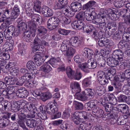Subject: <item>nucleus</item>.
Segmentation results:
<instances>
[{
	"label": "nucleus",
	"mask_w": 130,
	"mask_h": 130,
	"mask_svg": "<svg viewBox=\"0 0 130 130\" xmlns=\"http://www.w3.org/2000/svg\"><path fill=\"white\" fill-rule=\"evenodd\" d=\"M40 119H37L36 120L28 119L26 120V123L27 126L31 128H34L39 124Z\"/></svg>",
	"instance_id": "4468645a"
},
{
	"label": "nucleus",
	"mask_w": 130,
	"mask_h": 130,
	"mask_svg": "<svg viewBox=\"0 0 130 130\" xmlns=\"http://www.w3.org/2000/svg\"><path fill=\"white\" fill-rule=\"evenodd\" d=\"M4 81L8 85H13L15 84L16 85V81L13 77H6L4 79Z\"/></svg>",
	"instance_id": "72a5a7b5"
},
{
	"label": "nucleus",
	"mask_w": 130,
	"mask_h": 130,
	"mask_svg": "<svg viewBox=\"0 0 130 130\" xmlns=\"http://www.w3.org/2000/svg\"><path fill=\"white\" fill-rule=\"evenodd\" d=\"M96 2L93 1H91L89 2L88 3L84 5L83 7V8L84 10H89L91 11L90 9L93 8H92L96 5Z\"/></svg>",
	"instance_id": "a878e982"
},
{
	"label": "nucleus",
	"mask_w": 130,
	"mask_h": 130,
	"mask_svg": "<svg viewBox=\"0 0 130 130\" xmlns=\"http://www.w3.org/2000/svg\"><path fill=\"white\" fill-rule=\"evenodd\" d=\"M4 111H8L11 109L12 104L9 101H4Z\"/></svg>",
	"instance_id": "f704fd0d"
},
{
	"label": "nucleus",
	"mask_w": 130,
	"mask_h": 130,
	"mask_svg": "<svg viewBox=\"0 0 130 130\" xmlns=\"http://www.w3.org/2000/svg\"><path fill=\"white\" fill-rule=\"evenodd\" d=\"M11 23L10 21H6L3 22L1 26V28L2 29H4L7 27L8 25Z\"/></svg>",
	"instance_id": "0e129e2a"
},
{
	"label": "nucleus",
	"mask_w": 130,
	"mask_h": 130,
	"mask_svg": "<svg viewBox=\"0 0 130 130\" xmlns=\"http://www.w3.org/2000/svg\"><path fill=\"white\" fill-rule=\"evenodd\" d=\"M9 71V74L11 75L14 76H17L19 72V70L15 68H13Z\"/></svg>",
	"instance_id": "bf43d9fd"
},
{
	"label": "nucleus",
	"mask_w": 130,
	"mask_h": 130,
	"mask_svg": "<svg viewBox=\"0 0 130 130\" xmlns=\"http://www.w3.org/2000/svg\"><path fill=\"white\" fill-rule=\"evenodd\" d=\"M75 52V50L73 48L70 47L64 52V54L66 56L69 57L72 56Z\"/></svg>",
	"instance_id": "2f4dec72"
},
{
	"label": "nucleus",
	"mask_w": 130,
	"mask_h": 130,
	"mask_svg": "<svg viewBox=\"0 0 130 130\" xmlns=\"http://www.w3.org/2000/svg\"><path fill=\"white\" fill-rule=\"evenodd\" d=\"M76 18L79 20L83 21L85 20V12H81L76 15Z\"/></svg>",
	"instance_id": "09e8293b"
},
{
	"label": "nucleus",
	"mask_w": 130,
	"mask_h": 130,
	"mask_svg": "<svg viewBox=\"0 0 130 130\" xmlns=\"http://www.w3.org/2000/svg\"><path fill=\"white\" fill-rule=\"evenodd\" d=\"M106 18L104 16L101 17H95L94 20L92 21L93 23L96 25L101 24H103V26L106 25L107 22Z\"/></svg>",
	"instance_id": "9b49d317"
},
{
	"label": "nucleus",
	"mask_w": 130,
	"mask_h": 130,
	"mask_svg": "<svg viewBox=\"0 0 130 130\" xmlns=\"http://www.w3.org/2000/svg\"><path fill=\"white\" fill-rule=\"evenodd\" d=\"M83 95H80L79 96L81 100L84 101L86 99V95L88 96L91 99L93 98L94 96V92L91 89H87L84 91L82 92Z\"/></svg>",
	"instance_id": "0eeeda50"
},
{
	"label": "nucleus",
	"mask_w": 130,
	"mask_h": 130,
	"mask_svg": "<svg viewBox=\"0 0 130 130\" xmlns=\"http://www.w3.org/2000/svg\"><path fill=\"white\" fill-rule=\"evenodd\" d=\"M26 66L29 70L33 71L36 69V65L32 61H28L27 63Z\"/></svg>",
	"instance_id": "37998d69"
},
{
	"label": "nucleus",
	"mask_w": 130,
	"mask_h": 130,
	"mask_svg": "<svg viewBox=\"0 0 130 130\" xmlns=\"http://www.w3.org/2000/svg\"><path fill=\"white\" fill-rule=\"evenodd\" d=\"M16 95L18 97L23 98H26L28 95V92L24 88H20L16 91Z\"/></svg>",
	"instance_id": "f8f14e48"
},
{
	"label": "nucleus",
	"mask_w": 130,
	"mask_h": 130,
	"mask_svg": "<svg viewBox=\"0 0 130 130\" xmlns=\"http://www.w3.org/2000/svg\"><path fill=\"white\" fill-rule=\"evenodd\" d=\"M38 34L41 36L45 34L47 32L46 29L43 26H40L37 28Z\"/></svg>",
	"instance_id": "e433bc0d"
},
{
	"label": "nucleus",
	"mask_w": 130,
	"mask_h": 130,
	"mask_svg": "<svg viewBox=\"0 0 130 130\" xmlns=\"http://www.w3.org/2000/svg\"><path fill=\"white\" fill-rule=\"evenodd\" d=\"M66 73L69 78L71 79L73 78V76L75 74V72L72 70V69L69 67L67 68Z\"/></svg>",
	"instance_id": "4c0bfd02"
},
{
	"label": "nucleus",
	"mask_w": 130,
	"mask_h": 130,
	"mask_svg": "<svg viewBox=\"0 0 130 130\" xmlns=\"http://www.w3.org/2000/svg\"><path fill=\"white\" fill-rule=\"evenodd\" d=\"M42 12L43 15L47 17H51L53 14V12L52 10L46 6L43 7Z\"/></svg>",
	"instance_id": "a211bd4d"
},
{
	"label": "nucleus",
	"mask_w": 130,
	"mask_h": 130,
	"mask_svg": "<svg viewBox=\"0 0 130 130\" xmlns=\"http://www.w3.org/2000/svg\"><path fill=\"white\" fill-rule=\"evenodd\" d=\"M112 85L114 86L117 92H120L121 91L122 86L120 83L116 82L113 83Z\"/></svg>",
	"instance_id": "8fccbe9b"
},
{
	"label": "nucleus",
	"mask_w": 130,
	"mask_h": 130,
	"mask_svg": "<svg viewBox=\"0 0 130 130\" xmlns=\"http://www.w3.org/2000/svg\"><path fill=\"white\" fill-rule=\"evenodd\" d=\"M107 70L108 72V73L107 74V75L106 76V78L107 79V80L109 79L111 81L112 80L113 78H112V75L111 73V71H112L113 70V72H114L115 73L116 70L114 69L110 70L109 69H108Z\"/></svg>",
	"instance_id": "5fc2aeb1"
},
{
	"label": "nucleus",
	"mask_w": 130,
	"mask_h": 130,
	"mask_svg": "<svg viewBox=\"0 0 130 130\" xmlns=\"http://www.w3.org/2000/svg\"><path fill=\"white\" fill-rule=\"evenodd\" d=\"M43 57H42L39 54L35 55L34 59L36 63L38 66H41L45 60Z\"/></svg>",
	"instance_id": "412c9836"
},
{
	"label": "nucleus",
	"mask_w": 130,
	"mask_h": 130,
	"mask_svg": "<svg viewBox=\"0 0 130 130\" xmlns=\"http://www.w3.org/2000/svg\"><path fill=\"white\" fill-rule=\"evenodd\" d=\"M102 105L105 107V110L106 112H109V113H112L113 114L115 113L116 111L117 110L116 107H114L113 104L110 103H107Z\"/></svg>",
	"instance_id": "2eb2a0df"
},
{
	"label": "nucleus",
	"mask_w": 130,
	"mask_h": 130,
	"mask_svg": "<svg viewBox=\"0 0 130 130\" xmlns=\"http://www.w3.org/2000/svg\"><path fill=\"white\" fill-rule=\"evenodd\" d=\"M96 62L95 59L91 58L89 59L86 63L89 69H94L97 66Z\"/></svg>",
	"instance_id": "b1692460"
},
{
	"label": "nucleus",
	"mask_w": 130,
	"mask_h": 130,
	"mask_svg": "<svg viewBox=\"0 0 130 130\" xmlns=\"http://www.w3.org/2000/svg\"><path fill=\"white\" fill-rule=\"evenodd\" d=\"M112 58L107 59V62L110 66L116 67L118 66L119 61L116 60L118 59L120 61L123 60V53L120 50H117L114 51L112 55Z\"/></svg>",
	"instance_id": "f03ea898"
},
{
	"label": "nucleus",
	"mask_w": 130,
	"mask_h": 130,
	"mask_svg": "<svg viewBox=\"0 0 130 130\" xmlns=\"http://www.w3.org/2000/svg\"><path fill=\"white\" fill-rule=\"evenodd\" d=\"M25 119H19L17 122L24 130H28V129L26 127L25 125Z\"/></svg>",
	"instance_id": "49530a36"
},
{
	"label": "nucleus",
	"mask_w": 130,
	"mask_h": 130,
	"mask_svg": "<svg viewBox=\"0 0 130 130\" xmlns=\"http://www.w3.org/2000/svg\"><path fill=\"white\" fill-rule=\"evenodd\" d=\"M40 111L42 112L41 114L40 117L42 119L45 120L47 119V116L46 114L45 110H43V108L42 107L40 106Z\"/></svg>",
	"instance_id": "6e6d98bb"
},
{
	"label": "nucleus",
	"mask_w": 130,
	"mask_h": 130,
	"mask_svg": "<svg viewBox=\"0 0 130 130\" xmlns=\"http://www.w3.org/2000/svg\"><path fill=\"white\" fill-rule=\"evenodd\" d=\"M92 112L96 118H100L104 114V111L98 107H95L92 110Z\"/></svg>",
	"instance_id": "f3484780"
},
{
	"label": "nucleus",
	"mask_w": 130,
	"mask_h": 130,
	"mask_svg": "<svg viewBox=\"0 0 130 130\" xmlns=\"http://www.w3.org/2000/svg\"><path fill=\"white\" fill-rule=\"evenodd\" d=\"M79 67L83 71L86 73L89 72V69L86 63L85 62L80 64H79Z\"/></svg>",
	"instance_id": "ea45409f"
},
{
	"label": "nucleus",
	"mask_w": 130,
	"mask_h": 130,
	"mask_svg": "<svg viewBox=\"0 0 130 130\" xmlns=\"http://www.w3.org/2000/svg\"><path fill=\"white\" fill-rule=\"evenodd\" d=\"M70 87L72 93H76L80 92L81 89L78 83L77 82L72 83L71 84Z\"/></svg>",
	"instance_id": "dca6fc26"
},
{
	"label": "nucleus",
	"mask_w": 130,
	"mask_h": 130,
	"mask_svg": "<svg viewBox=\"0 0 130 130\" xmlns=\"http://www.w3.org/2000/svg\"><path fill=\"white\" fill-rule=\"evenodd\" d=\"M100 40L98 42V45L101 47L105 46L106 47H109L110 45L111 41L107 38L104 37L100 38Z\"/></svg>",
	"instance_id": "ddd939ff"
},
{
	"label": "nucleus",
	"mask_w": 130,
	"mask_h": 130,
	"mask_svg": "<svg viewBox=\"0 0 130 130\" xmlns=\"http://www.w3.org/2000/svg\"><path fill=\"white\" fill-rule=\"evenodd\" d=\"M16 87L14 86H11L8 88V94L10 96V95L15 92L16 90Z\"/></svg>",
	"instance_id": "69168bd1"
},
{
	"label": "nucleus",
	"mask_w": 130,
	"mask_h": 130,
	"mask_svg": "<svg viewBox=\"0 0 130 130\" xmlns=\"http://www.w3.org/2000/svg\"><path fill=\"white\" fill-rule=\"evenodd\" d=\"M41 22V17L38 14L33 15L32 17V21L28 22V27L31 30H35L37 28V25H40Z\"/></svg>",
	"instance_id": "20e7f679"
},
{
	"label": "nucleus",
	"mask_w": 130,
	"mask_h": 130,
	"mask_svg": "<svg viewBox=\"0 0 130 130\" xmlns=\"http://www.w3.org/2000/svg\"><path fill=\"white\" fill-rule=\"evenodd\" d=\"M27 79L25 76L23 75L19 78V80L18 82H16V85L20 86H22L25 82L27 81Z\"/></svg>",
	"instance_id": "58836bf2"
},
{
	"label": "nucleus",
	"mask_w": 130,
	"mask_h": 130,
	"mask_svg": "<svg viewBox=\"0 0 130 130\" xmlns=\"http://www.w3.org/2000/svg\"><path fill=\"white\" fill-rule=\"evenodd\" d=\"M58 17V18L53 17L49 19L47 23L48 28L50 30L55 28L58 26L59 22L63 24H68L72 21L71 18L67 17L65 15H60Z\"/></svg>",
	"instance_id": "f257e3e1"
},
{
	"label": "nucleus",
	"mask_w": 130,
	"mask_h": 130,
	"mask_svg": "<svg viewBox=\"0 0 130 130\" xmlns=\"http://www.w3.org/2000/svg\"><path fill=\"white\" fill-rule=\"evenodd\" d=\"M70 44L69 41H64L62 43L60 47L61 51L64 53L70 47Z\"/></svg>",
	"instance_id": "c85d7f7f"
},
{
	"label": "nucleus",
	"mask_w": 130,
	"mask_h": 130,
	"mask_svg": "<svg viewBox=\"0 0 130 130\" xmlns=\"http://www.w3.org/2000/svg\"><path fill=\"white\" fill-rule=\"evenodd\" d=\"M40 70L44 72L45 73H48L52 70L50 65L47 62L40 67Z\"/></svg>",
	"instance_id": "393cba45"
},
{
	"label": "nucleus",
	"mask_w": 130,
	"mask_h": 130,
	"mask_svg": "<svg viewBox=\"0 0 130 130\" xmlns=\"http://www.w3.org/2000/svg\"><path fill=\"white\" fill-rule=\"evenodd\" d=\"M21 25L18 27V29H21L23 31L26 30L28 28V30H29V29H30L28 27V26L27 27L26 23H25L23 22L21 24Z\"/></svg>",
	"instance_id": "052dcab7"
},
{
	"label": "nucleus",
	"mask_w": 130,
	"mask_h": 130,
	"mask_svg": "<svg viewBox=\"0 0 130 130\" xmlns=\"http://www.w3.org/2000/svg\"><path fill=\"white\" fill-rule=\"evenodd\" d=\"M75 108L78 110H82L84 108L83 105L81 103L75 101L74 102Z\"/></svg>",
	"instance_id": "de8ad7c7"
},
{
	"label": "nucleus",
	"mask_w": 130,
	"mask_h": 130,
	"mask_svg": "<svg viewBox=\"0 0 130 130\" xmlns=\"http://www.w3.org/2000/svg\"><path fill=\"white\" fill-rule=\"evenodd\" d=\"M70 6L74 12H78L82 9V5L81 4L77 2H72L70 4Z\"/></svg>",
	"instance_id": "4be33fe9"
},
{
	"label": "nucleus",
	"mask_w": 130,
	"mask_h": 130,
	"mask_svg": "<svg viewBox=\"0 0 130 130\" xmlns=\"http://www.w3.org/2000/svg\"><path fill=\"white\" fill-rule=\"evenodd\" d=\"M57 103L53 102H50L45 107L47 112L50 115L54 114L58 111Z\"/></svg>",
	"instance_id": "423d86ee"
},
{
	"label": "nucleus",
	"mask_w": 130,
	"mask_h": 130,
	"mask_svg": "<svg viewBox=\"0 0 130 130\" xmlns=\"http://www.w3.org/2000/svg\"><path fill=\"white\" fill-rule=\"evenodd\" d=\"M127 107V106L125 104H120L117 105V109H118L121 112L124 113H125V111H126Z\"/></svg>",
	"instance_id": "a18cd8bd"
},
{
	"label": "nucleus",
	"mask_w": 130,
	"mask_h": 130,
	"mask_svg": "<svg viewBox=\"0 0 130 130\" xmlns=\"http://www.w3.org/2000/svg\"><path fill=\"white\" fill-rule=\"evenodd\" d=\"M71 25L73 28L75 29H81L85 27L83 22L80 20L73 22L72 23Z\"/></svg>",
	"instance_id": "6ab92c4d"
},
{
	"label": "nucleus",
	"mask_w": 130,
	"mask_h": 130,
	"mask_svg": "<svg viewBox=\"0 0 130 130\" xmlns=\"http://www.w3.org/2000/svg\"><path fill=\"white\" fill-rule=\"evenodd\" d=\"M15 29V27L13 25H11L7 28L4 32L5 38L7 40L11 39L14 33Z\"/></svg>",
	"instance_id": "6e6552de"
},
{
	"label": "nucleus",
	"mask_w": 130,
	"mask_h": 130,
	"mask_svg": "<svg viewBox=\"0 0 130 130\" xmlns=\"http://www.w3.org/2000/svg\"><path fill=\"white\" fill-rule=\"evenodd\" d=\"M96 101L91 100V101L88 102L86 104V108H87V110L90 111L91 110L92 108L94 107V108L96 106V104L94 102H96Z\"/></svg>",
	"instance_id": "7c9ffc66"
},
{
	"label": "nucleus",
	"mask_w": 130,
	"mask_h": 130,
	"mask_svg": "<svg viewBox=\"0 0 130 130\" xmlns=\"http://www.w3.org/2000/svg\"><path fill=\"white\" fill-rule=\"evenodd\" d=\"M107 12L109 18L111 20L115 21L116 19L117 15L114 12V11L112 10L109 9L107 11Z\"/></svg>",
	"instance_id": "473e14b6"
},
{
	"label": "nucleus",
	"mask_w": 130,
	"mask_h": 130,
	"mask_svg": "<svg viewBox=\"0 0 130 130\" xmlns=\"http://www.w3.org/2000/svg\"><path fill=\"white\" fill-rule=\"evenodd\" d=\"M9 120L6 119L0 120V127L3 128L7 126L9 124Z\"/></svg>",
	"instance_id": "a19ab883"
},
{
	"label": "nucleus",
	"mask_w": 130,
	"mask_h": 130,
	"mask_svg": "<svg viewBox=\"0 0 130 130\" xmlns=\"http://www.w3.org/2000/svg\"><path fill=\"white\" fill-rule=\"evenodd\" d=\"M113 115L112 113H111L110 115V118L108 121V122L109 124L110 125H113L115 124L117 122V120L114 118Z\"/></svg>",
	"instance_id": "4d7b16f0"
},
{
	"label": "nucleus",
	"mask_w": 130,
	"mask_h": 130,
	"mask_svg": "<svg viewBox=\"0 0 130 130\" xmlns=\"http://www.w3.org/2000/svg\"><path fill=\"white\" fill-rule=\"evenodd\" d=\"M92 10L91 11H90V13H87V12L85 11V18L88 21H91L94 20L95 16L96 13L94 11L95 9L94 8H92L91 9Z\"/></svg>",
	"instance_id": "aec40b11"
},
{
	"label": "nucleus",
	"mask_w": 130,
	"mask_h": 130,
	"mask_svg": "<svg viewBox=\"0 0 130 130\" xmlns=\"http://www.w3.org/2000/svg\"><path fill=\"white\" fill-rule=\"evenodd\" d=\"M34 8L35 11L38 13L40 12V9L41 2L38 0H36L34 2Z\"/></svg>",
	"instance_id": "c9c22d12"
},
{
	"label": "nucleus",
	"mask_w": 130,
	"mask_h": 130,
	"mask_svg": "<svg viewBox=\"0 0 130 130\" xmlns=\"http://www.w3.org/2000/svg\"><path fill=\"white\" fill-rule=\"evenodd\" d=\"M98 79L99 83L101 85H105L108 83V80L106 79L104 73L101 71L98 72Z\"/></svg>",
	"instance_id": "1a4fd4ad"
},
{
	"label": "nucleus",
	"mask_w": 130,
	"mask_h": 130,
	"mask_svg": "<svg viewBox=\"0 0 130 130\" xmlns=\"http://www.w3.org/2000/svg\"><path fill=\"white\" fill-rule=\"evenodd\" d=\"M15 65V63L12 62H9L6 64L5 67L6 69L9 70L12 68H14Z\"/></svg>",
	"instance_id": "680f3d73"
},
{
	"label": "nucleus",
	"mask_w": 130,
	"mask_h": 130,
	"mask_svg": "<svg viewBox=\"0 0 130 130\" xmlns=\"http://www.w3.org/2000/svg\"><path fill=\"white\" fill-rule=\"evenodd\" d=\"M10 58V56L9 54L7 52L5 53L2 52L0 54V59L6 60L9 59Z\"/></svg>",
	"instance_id": "c03bdc74"
},
{
	"label": "nucleus",
	"mask_w": 130,
	"mask_h": 130,
	"mask_svg": "<svg viewBox=\"0 0 130 130\" xmlns=\"http://www.w3.org/2000/svg\"><path fill=\"white\" fill-rule=\"evenodd\" d=\"M20 11L17 6H15L11 13V19H14L17 18L19 14Z\"/></svg>",
	"instance_id": "bb28decb"
},
{
	"label": "nucleus",
	"mask_w": 130,
	"mask_h": 130,
	"mask_svg": "<svg viewBox=\"0 0 130 130\" xmlns=\"http://www.w3.org/2000/svg\"><path fill=\"white\" fill-rule=\"evenodd\" d=\"M82 40L77 37H73L70 39V43L73 46L77 47L80 46L82 44Z\"/></svg>",
	"instance_id": "9d476101"
},
{
	"label": "nucleus",
	"mask_w": 130,
	"mask_h": 130,
	"mask_svg": "<svg viewBox=\"0 0 130 130\" xmlns=\"http://www.w3.org/2000/svg\"><path fill=\"white\" fill-rule=\"evenodd\" d=\"M70 112L69 109L67 108L63 112L62 115V117L64 119H67L70 117Z\"/></svg>",
	"instance_id": "13d9d810"
},
{
	"label": "nucleus",
	"mask_w": 130,
	"mask_h": 130,
	"mask_svg": "<svg viewBox=\"0 0 130 130\" xmlns=\"http://www.w3.org/2000/svg\"><path fill=\"white\" fill-rule=\"evenodd\" d=\"M118 101L119 102H124L126 101L127 97L124 95L120 94L118 98Z\"/></svg>",
	"instance_id": "774afa93"
},
{
	"label": "nucleus",
	"mask_w": 130,
	"mask_h": 130,
	"mask_svg": "<svg viewBox=\"0 0 130 130\" xmlns=\"http://www.w3.org/2000/svg\"><path fill=\"white\" fill-rule=\"evenodd\" d=\"M26 108L30 111L33 113H35L36 109L35 105L31 104L28 103L27 104Z\"/></svg>",
	"instance_id": "79ce46f5"
},
{
	"label": "nucleus",
	"mask_w": 130,
	"mask_h": 130,
	"mask_svg": "<svg viewBox=\"0 0 130 130\" xmlns=\"http://www.w3.org/2000/svg\"><path fill=\"white\" fill-rule=\"evenodd\" d=\"M31 33L27 31L24 32L23 34V38L24 40L27 42H29L32 41L31 36Z\"/></svg>",
	"instance_id": "c756f323"
},
{
	"label": "nucleus",
	"mask_w": 130,
	"mask_h": 130,
	"mask_svg": "<svg viewBox=\"0 0 130 130\" xmlns=\"http://www.w3.org/2000/svg\"><path fill=\"white\" fill-rule=\"evenodd\" d=\"M93 52L91 49L85 48L83 51L82 55L85 58H90L93 55Z\"/></svg>",
	"instance_id": "5701e85b"
},
{
	"label": "nucleus",
	"mask_w": 130,
	"mask_h": 130,
	"mask_svg": "<svg viewBox=\"0 0 130 130\" xmlns=\"http://www.w3.org/2000/svg\"><path fill=\"white\" fill-rule=\"evenodd\" d=\"M57 62L58 61L56 59L53 58H51L46 62L49 64H50L53 67L55 68Z\"/></svg>",
	"instance_id": "603ef678"
},
{
	"label": "nucleus",
	"mask_w": 130,
	"mask_h": 130,
	"mask_svg": "<svg viewBox=\"0 0 130 130\" xmlns=\"http://www.w3.org/2000/svg\"><path fill=\"white\" fill-rule=\"evenodd\" d=\"M93 89L94 91L96 92H98L104 89V88L103 86H101L99 84H98L95 85Z\"/></svg>",
	"instance_id": "e2e57ef3"
},
{
	"label": "nucleus",
	"mask_w": 130,
	"mask_h": 130,
	"mask_svg": "<svg viewBox=\"0 0 130 130\" xmlns=\"http://www.w3.org/2000/svg\"><path fill=\"white\" fill-rule=\"evenodd\" d=\"M87 115V113L86 111H76L72 115L73 121L76 124H79L80 122L83 121L84 119H87L88 117Z\"/></svg>",
	"instance_id": "7ed1b4c3"
},
{
	"label": "nucleus",
	"mask_w": 130,
	"mask_h": 130,
	"mask_svg": "<svg viewBox=\"0 0 130 130\" xmlns=\"http://www.w3.org/2000/svg\"><path fill=\"white\" fill-rule=\"evenodd\" d=\"M83 84L85 86H89L91 83V77L86 78L82 81Z\"/></svg>",
	"instance_id": "3c124183"
},
{
	"label": "nucleus",
	"mask_w": 130,
	"mask_h": 130,
	"mask_svg": "<svg viewBox=\"0 0 130 130\" xmlns=\"http://www.w3.org/2000/svg\"><path fill=\"white\" fill-rule=\"evenodd\" d=\"M34 46L32 48V51L34 53H38V51H40V46L44 45L46 46L48 43L43 40H41L40 38L38 37H36L34 40Z\"/></svg>",
	"instance_id": "39448f33"
},
{
	"label": "nucleus",
	"mask_w": 130,
	"mask_h": 130,
	"mask_svg": "<svg viewBox=\"0 0 130 130\" xmlns=\"http://www.w3.org/2000/svg\"><path fill=\"white\" fill-rule=\"evenodd\" d=\"M73 77V78L75 79L79 80L82 78V74L80 72H77L75 73Z\"/></svg>",
	"instance_id": "338daca9"
},
{
	"label": "nucleus",
	"mask_w": 130,
	"mask_h": 130,
	"mask_svg": "<svg viewBox=\"0 0 130 130\" xmlns=\"http://www.w3.org/2000/svg\"><path fill=\"white\" fill-rule=\"evenodd\" d=\"M52 96V94L51 92H46L42 93L41 96V99L44 102L51 99Z\"/></svg>",
	"instance_id": "cd10ccee"
},
{
	"label": "nucleus",
	"mask_w": 130,
	"mask_h": 130,
	"mask_svg": "<svg viewBox=\"0 0 130 130\" xmlns=\"http://www.w3.org/2000/svg\"><path fill=\"white\" fill-rule=\"evenodd\" d=\"M58 33L59 34L64 35H67L71 32L70 30H67L65 29L59 28L58 31Z\"/></svg>",
	"instance_id": "864d4df0"
}]
</instances>
